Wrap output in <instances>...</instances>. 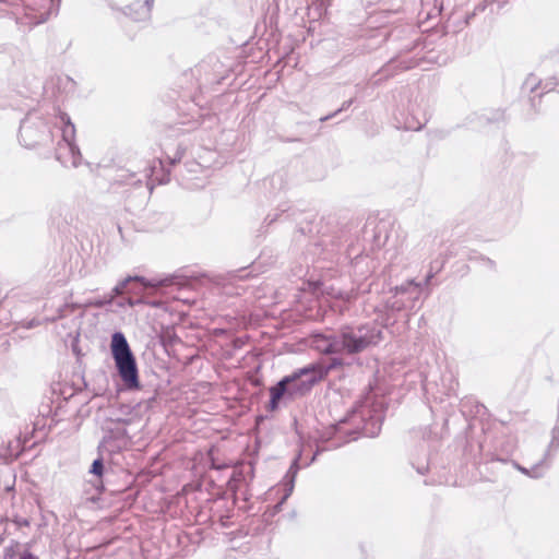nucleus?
Here are the masks:
<instances>
[{"instance_id":"7","label":"nucleus","mask_w":559,"mask_h":559,"mask_svg":"<svg viewBox=\"0 0 559 559\" xmlns=\"http://www.w3.org/2000/svg\"><path fill=\"white\" fill-rule=\"evenodd\" d=\"M155 0H133L127 5L124 14L131 16L133 20H146L152 11Z\"/></svg>"},{"instance_id":"14","label":"nucleus","mask_w":559,"mask_h":559,"mask_svg":"<svg viewBox=\"0 0 559 559\" xmlns=\"http://www.w3.org/2000/svg\"><path fill=\"white\" fill-rule=\"evenodd\" d=\"M20 559H38V558L28 551H24L23 554H21Z\"/></svg>"},{"instance_id":"16","label":"nucleus","mask_w":559,"mask_h":559,"mask_svg":"<svg viewBox=\"0 0 559 559\" xmlns=\"http://www.w3.org/2000/svg\"><path fill=\"white\" fill-rule=\"evenodd\" d=\"M352 103H353V100L345 102V103L343 104L342 108H341L338 111H341V110H344V109L348 108V107L350 106V104H352Z\"/></svg>"},{"instance_id":"2","label":"nucleus","mask_w":559,"mask_h":559,"mask_svg":"<svg viewBox=\"0 0 559 559\" xmlns=\"http://www.w3.org/2000/svg\"><path fill=\"white\" fill-rule=\"evenodd\" d=\"M341 353L357 354L383 341L380 326L374 323H366L359 326H348L338 334Z\"/></svg>"},{"instance_id":"3","label":"nucleus","mask_w":559,"mask_h":559,"mask_svg":"<svg viewBox=\"0 0 559 559\" xmlns=\"http://www.w3.org/2000/svg\"><path fill=\"white\" fill-rule=\"evenodd\" d=\"M110 350L118 374L124 385L130 390L139 389L136 360L123 333L115 332L111 335Z\"/></svg>"},{"instance_id":"1","label":"nucleus","mask_w":559,"mask_h":559,"mask_svg":"<svg viewBox=\"0 0 559 559\" xmlns=\"http://www.w3.org/2000/svg\"><path fill=\"white\" fill-rule=\"evenodd\" d=\"M326 373L328 371L322 366L309 365L298 369L290 376L284 377L275 386L270 389L271 408L275 409L280 400L285 394L290 396L305 394L316 382L322 380Z\"/></svg>"},{"instance_id":"5","label":"nucleus","mask_w":559,"mask_h":559,"mask_svg":"<svg viewBox=\"0 0 559 559\" xmlns=\"http://www.w3.org/2000/svg\"><path fill=\"white\" fill-rule=\"evenodd\" d=\"M130 282H139L143 286V288H154V289L166 286L168 284V280H156V278L147 280V278L141 277V276H128L127 278H124L123 281H121L119 284H117L115 286V288L112 289V293L107 298H105L104 300L96 301L95 305L98 307H102L104 305L111 304L116 296L122 295L127 292L130 294H134V295L142 294L140 290H138L135 288H128V284Z\"/></svg>"},{"instance_id":"8","label":"nucleus","mask_w":559,"mask_h":559,"mask_svg":"<svg viewBox=\"0 0 559 559\" xmlns=\"http://www.w3.org/2000/svg\"><path fill=\"white\" fill-rule=\"evenodd\" d=\"M524 86L532 92L540 86V88L547 93L551 91H557L559 93V81L556 78L542 82L535 75L531 74L525 80Z\"/></svg>"},{"instance_id":"4","label":"nucleus","mask_w":559,"mask_h":559,"mask_svg":"<svg viewBox=\"0 0 559 559\" xmlns=\"http://www.w3.org/2000/svg\"><path fill=\"white\" fill-rule=\"evenodd\" d=\"M60 122L62 123V140L58 143L56 148V158L64 167L75 168L80 166L82 162L81 152L74 142L75 127L67 114L60 116Z\"/></svg>"},{"instance_id":"11","label":"nucleus","mask_w":559,"mask_h":559,"mask_svg":"<svg viewBox=\"0 0 559 559\" xmlns=\"http://www.w3.org/2000/svg\"><path fill=\"white\" fill-rule=\"evenodd\" d=\"M558 448H559V426L557 425L552 429V438H551V441L549 443V447H548V450H547V452L545 454V459L544 460H546L550 455L551 451L555 452Z\"/></svg>"},{"instance_id":"6","label":"nucleus","mask_w":559,"mask_h":559,"mask_svg":"<svg viewBox=\"0 0 559 559\" xmlns=\"http://www.w3.org/2000/svg\"><path fill=\"white\" fill-rule=\"evenodd\" d=\"M340 340L337 335H314L311 342V346L322 354H341V347L338 346Z\"/></svg>"},{"instance_id":"12","label":"nucleus","mask_w":559,"mask_h":559,"mask_svg":"<svg viewBox=\"0 0 559 559\" xmlns=\"http://www.w3.org/2000/svg\"><path fill=\"white\" fill-rule=\"evenodd\" d=\"M412 288L415 290L416 295L419 294V286L417 284H414L413 282L407 283V285H405V286L402 285L401 287H397L396 293L405 294V293L409 292Z\"/></svg>"},{"instance_id":"10","label":"nucleus","mask_w":559,"mask_h":559,"mask_svg":"<svg viewBox=\"0 0 559 559\" xmlns=\"http://www.w3.org/2000/svg\"><path fill=\"white\" fill-rule=\"evenodd\" d=\"M297 469H298V457L294 460L288 473H287V477H289V480L287 483V489H286V493L284 496V500H286L293 492L294 490V481H295V476L297 474Z\"/></svg>"},{"instance_id":"18","label":"nucleus","mask_w":559,"mask_h":559,"mask_svg":"<svg viewBox=\"0 0 559 559\" xmlns=\"http://www.w3.org/2000/svg\"><path fill=\"white\" fill-rule=\"evenodd\" d=\"M392 308H394V309H396V310H401V309H402V306L396 305V302H394V304L392 305Z\"/></svg>"},{"instance_id":"17","label":"nucleus","mask_w":559,"mask_h":559,"mask_svg":"<svg viewBox=\"0 0 559 559\" xmlns=\"http://www.w3.org/2000/svg\"><path fill=\"white\" fill-rule=\"evenodd\" d=\"M138 302H140V300H133L132 298H129V299H128V304H129L130 306H134V305H135V304H138Z\"/></svg>"},{"instance_id":"9","label":"nucleus","mask_w":559,"mask_h":559,"mask_svg":"<svg viewBox=\"0 0 559 559\" xmlns=\"http://www.w3.org/2000/svg\"><path fill=\"white\" fill-rule=\"evenodd\" d=\"M516 468L522 472L523 474L527 475L528 477H532V478H539L543 476L544 472H545V464H544V461L532 466L531 468H525V467H522L520 465H515Z\"/></svg>"},{"instance_id":"15","label":"nucleus","mask_w":559,"mask_h":559,"mask_svg":"<svg viewBox=\"0 0 559 559\" xmlns=\"http://www.w3.org/2000/svg\"><path fill=\"white\" fill-rule=\"evenodd\" d=\"M44 2L49 3V9H51L55 4H59L60 0H43Z\"/></svg>"},{"instance_id":"13","label":"nucleus","mask_w":559,"mask_h":559,"mask_svg":"<svg viewBox=\"0 0 559 559\" xmlns=\"http://www.w3.org/2000/svg\"><path fill=\"white\" fill-rule=\"evenodd\" d=\"M104 471V464L100 459L95 460L92 464L90 472L96 476H102Z\"/></svg>"}]
</instances>
